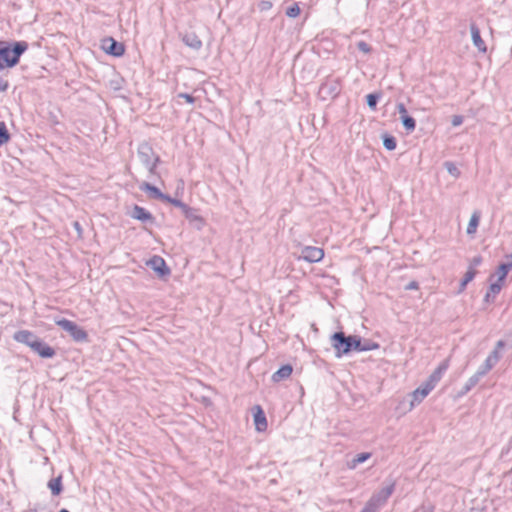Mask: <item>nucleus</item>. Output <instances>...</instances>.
Wrapping results in <instances>:
<instances>
[{"mask_svg":"<svg viewBox=\"0 0 512 512\" xmlns=\"http://www.w3.org/2000/svg\"><path fill=\"white\" fill-rule=\"evenodd\" d=\"M28 49L26 41H16L12 44L0 41V70L15 67L21 55Z\"/></svg>","mask_w":512,"mask_h":512,"instance_id":"f257e3e1","label":"nucleus"},{"mask_svg":"<svg viewBox=\"0 0 512 512\" xmlns=\"http://www.w3.org/2000/svg\"><path fill=\"white\" fill-rule=\"evenodd\" d=\"M396 487L395 480H389L387 484L379 491L375 492L366 502L364 508L369 512H379L387 503L389 497L393 494Z\"/></svg>","mask_w":512,"mask_h":512,"instance_id":"f03ea898","label":"nucleus"},{"mask_svg":"<svg viewBox=\"0 0 512 512\" xmlns=\"http://www.w3.org/2000/svg\"><path fill=\"white\" fill-rule=\"evenodd\" d=\"M342 91V79L340 77L327 76L320 84L318 97L322 101L336 99Z\"/></svg>","mask_w":512,"mask_h":512,"instance_id":"7ed1b4c3","label":"nucleus"},{"mask_svg":"<svg viewBox=\"0 0 512 512\" xmlns=\"http://www.w3.org/2000/svg\"><path fill=\"white\" fill-rule=\"evenodd\" d=\"M137 154L140 162L148 169L149 173L155 175L160 158L154 152L152 146L147 142L141 143L138 146Z\"/></svg>","mask_w":512,"mask_h":512,"instance_id":"20e7f679","label":"nucleus"},{"mask_svg":"<svg viewBox=\"0 0 512 512\" xmlns=\"http://www.w3.org/2000/svg\"><path fill=\"white\" fill-rule=\"evenodd\" d=\"M55 324L68 332L75 342L82 343L88 341V333L75 322L65 318H60L55 319Z\"/></svg>","mask_w":512,"mask_h":512,"instance_id":"39448f33","label":"nucleus"},{"mask_svg":"<svg viewBox=\"0 0 512 512\" xmlns=\"http://www.w3.org/2000/svg\"><path fill=\"white\" fill-rule=\"evenodd\" d=\"M352 336L353 335L347 336L342 331L335 332L331 335L330 341L332 347L336 351V357L340 358L343 355H347L351 352Z\"/></svg>","mask_w":512,"mask_h":512,"instance_id":"423d86ee","label":"nucleus"},{"mask_svg":"<svg viewBox=\"0 0 512 512\" xmlns=\"http://www.w3.org/2000/svg\"><path fill=\"white\" fill-rule=\"evenodd\" d=\"M324 257V250L319 247L305 246L301 249L299 259H303L309 263H317Z\"/></svg>","mask_w":512,"mask_h":512,"instance_id":"0eeeda50","label":"nucleus"},{"mask_svg":"<svg viewBox=\"0 0 512 512\" xmlns=\"http://www.w3.org/2000/svg\"><path fill=\"white\" fill-rule=\"evenodd\" d=\"M102 49L109 55L112 56H122L125 52L124 45L120 42H117L112 37L106 38L102 41Z\"/></svg>","mask_w":512,"mask_h":512,"instance_id":"6e6552de","label":"nucleus"},{"mask_svg":"<svg viewBox=\"0 0 512 512\" xmlns=\"http://www.w3.org/2000/svg\"><path fill=\"white\" fill-rule=\"evenodd\" d=\"M434 389V387L425 381L421 386L415 389L412 394V400L410 403V409L414 407L415 404H419L422 400Z\"/></svg>","mask_w":512,"mask_h":512,"instance_id":"1a4fd4ad","label":"nucleus"},{"mask_svg":"<svg viewBox=\"0 0 512 512\" xmlns=\"http://www.w3.org/2000/svg\"><path fill=\"white\" fill-rule=\"evenodd\" d=\"M501 359V354L496 351H491L484 363L477 370V374L481 377L485 376Z\"/></svg>","mask_w":512,"mask_h":512,"instance_id":"9d476101","label":"nucleus"},{"mask_svg":"<svg viewBox=\"0 0 512 512\" xmlns=\"http://www.w3.org/2000/svg\"><path fill=\"white\" fill-rule=\"evenodd\" d=\"M32 350L36 354H38L41 358H52L55 356L56 352L54 348L46 344L40 338L36 340V342L32 343Z\"/></svg>","mask_w":512,"mask_h":512,"instance_id":"9b49d317","label":"nucleus"},{"mask_svg":"<svg viewBox=\"0 0 512 512\" xmlns=\"http://www.w3.org/2000/svg\"><path fill=\"white\" fill-rule=\"evenodd\" d=\"M38 338L39 337L37 335H35L33 332L29 330H19L15 332L13 335V339L15 341L25 344L30 348H32V343L36 342Z\"/></svg>","mask_w":512,"mask_h":512,"instance_id":"f8f14e48","label":"nucleus"},{"mask_svg":"<svg viewBox=\"0 0 512 512\" xmlns=\"http://www.w3.org/2000/svg\"><path fill=\"white\" fill-rule=\"evenodd\" d=\"M185 218L193 224L197 229H201L204 225V219L198 214L197 209L187 206L182 212Z\"/></svg>","mask_w":512,"mask_h":512,"instance_id":"ddd939ff","label":"nucleus"},{"mask_svg":"<svg viewBox=\"0 0 512 512\" xmlns=\"http://www.w3.org/2000/svg\"><path fill=\"white\" fill-rule=\"evenodd\" d=\"M448 368L449 359H445L438 365V367L432 372L426 381L435 388L436 384L441 380L443 374L447 371Z\"/></svg>","mask_w":512,"mask_h":512,"instance_id":"4468645a","label":"nucleus"},{"mask_svg":"<svg viewBox=\"0 0 512 512\" xmlns=\"http://www.w3.org/2000/svg\"><path fill=\"white\" fill-rule=\"evenodd\" d=\"M470 32L474 46L479 50V52L485 53L487 51V47L484 40L481 38L480 30L475 23L470 24Z\"/></svg>","mask_w":512,"mask_h":512,"instance_id":"2eb2a0df","label":"nucleus"},{"mask_svg":"<svg viewBox=\"0 0 512 512\" xmlns=\"http://www.w3.org/2000/svg\"><path fill=\"white\" fill-rule=\"evenodd\" d=\"M139 189L141 191L149 193V196L153 199H159L161 201H165V199H168L167 194H164L163 192H161L159 188L148 182L141 183Z\"/></svg>","mask_w":512,"mask_h":512,"instance_id":"dca6fc26","label":"nucleus"},{"mask_svg":"<svg viewBox=\"0 0 512 512\" xmlns=\"http://www.w3.org/2000/svg\"><path fill=\"white\" fill-rule=\"evenodd\" d=\"M131 216L134 219H137L141 222H149L153 224L155 222V218L153 215L147 211L145 208L135 205L132 209Z\"/></svg>","mask_w":512,"mask_h":512,"instance_id":"f3484780","label":"nucleus"},{"mask_svg":"<svg viewBox=\"0 0 512 512\" xmlns=\"http://www.w3.org/2000/svg\"><path fill=\"white\" fill-rule=\"evenodd\" d=\"M148 264L160 276L170 274V269L167 267L164 259L160 256H153V258L148 262Z\"/></svg>","mask_w":512,"mask_h":512,"instance_id":"a211bd4d","label":"nucleus"},{"mask_svg":"<svg viewBox=\"0 0 512 512\" xmlns=\"http://www.w3.org/2000/svg\"><path fill=\"white\" fill-rule=\"evenodd\" d=\"M254 408L256 411L254 412L253 417L256 429L259 432L265 431L267 429V419L265 413L259 405H256Z\"/></svg>","mask_w":512,"mask_h":512,"instance_id":"6ab92c4d","label":"nucleus"},{"mask_svg":"<svg viewBox=\"0 0 512 512\" xmlns=\"http://www.w3.org/2000/svg\"><path fill=\"white\" fill-rule=\"evenodd\" d=\"M506 259H508V261L501 263L497 268L496 275L498 276V282H503L509 271L512 269V253L507 255Z\"/></svg>","mask_w":512,"mask_h":512,"instance_id":"aec40b11","label":"nucleus"},{"mask_svg":"<svg viewBox=\"0 0 512 512\" xmlns=\"http://www.w3.org/2000/svg\"><path fill=\"white\" fill-rule=\"evenodd\" d=\"M182 41L186 46L194 50H199L202 47V41L194 32L184 34L182 36Z\"/></svg>","mask_w":512,"mask_h":512,"instance_id":"412c9836","label":"nucleus"},{"mask_svg":"<svg viewBox=\"0 0 512 512\" xmlns=\"http://www.w3.org/2000/svg\"><path fill=\"white\" fill-rule=\"evenodd\" d=\"M293 372V368L290 364H286L281 366L276 372L272 375V381L280 382L284 379H287L291 376Z\"/></svg>","mask_w":512,"mask_h":512,"instance_id":"4be33fe9","label":"nucleus"},{"mask_svg":"<svg viewBox=\"0 0 512 512\" xmlns=\"http://www.w3.org/2000/svg\"><path fill=\"white\" fill-rule=\"evenodd\" d=\"M48 488L50 489L53 496H58L63 491V485H62V475H59L56 478H52L48 481L47 484Z\"/></svg>","mask_w":512,"mask_h":512,"instance_id":"5701e85b","label":"nucleus"},{"mask_svg":"<svg viewBox=\"0 0 512 512\" xmlns=\"http://www.w3.org/2000/svg\"><path fill=\"white\" fill-rule=\"evenodd\" d=\"M482 377L480 375H478L477 373H475L474 375H472L468 380L467 382L465 383V385L463 386L462 390H461V395H464L466 393H468L473 387H475L478 382L480 381Z\"/></svg>","mask_w":512,"mask_h":512,"instance_id":"b1692460","label":"nucleus"},{"mask_svg":"<svg viewBox=\"0 0 512 512\" xmlns=\"http://www.w3.org/2000/svg\"><path fill=\"white\" fill-rule=\"evenodd\" d=\"M400 121L408 133L413 132L415 130L416 121L413 117L409 115H404L403 117H400Z\"/></svg>","mask_w":512,"mask_h":512,"instance_id":"393cba45","label":"nucleus"},{"mask_svg":"<svg viewBox=\"0 0 512 512\" xmlns=\"http://www.w3.org/2000/svg\"><path fill=\"white\" fill-rule=\"evenodd\" d=\"M476 273L477 272L474 268H472V267L468 268L463 279L461 280L460 291H463L465 289V287L467 286V284L474 279Z\"/></svg>","mask_w":512,"mask_h":512,"instance_id":"a878e982","label":"nucleus"},{"mask_svg":"<svg viewBox=\"0 0 512 512\" xmlns=\"http://www.w3.org/2000/svg\"><path fill=\"white\" fill-rule=\"evenodd\" d=\"M383 146L389 151L394 150L397 146L396 138L390 134H384L383 135Z\"/></svg>","mask_w":512,"mask_h":512,"instance_id":"bb28decb","label":"nucleus"},{"mask_svg":"<svg viewBox=\"0 0 512 512\" xmlns=\"http://www.w3.org/2000/svg\"><path fill=\"white\" fill-rule=\"evenodd\" d=\"M381 98V93H371L366 96V103L371 110H375Z\"/></svg>","mask_w":512,"mask_h":512,"instance_id":"cd10ccee","label":"nucleus"},{"mask_svg":"<svg viewBox=\"0 0 512 512\" xmlns=\"http://www.w3.org/2000/svg\"><path fill=\"white\" fill-rule=\"evenodd\" d=\"M11 136L4 122H0V146L9 142Z\"/></svg>","mask_w":512,"mask_h":512,"instance_id":"c85d7f7f","label":"nucleus"},{"mask_svg":"<svg viewBox=\"0 0 512 512\" xmlns=\"http://www.w3.org/2000/svg\"><path fill=\"white\" fill-rule=\"evenodd\" d=\"M479 224V215L475 212L472 214L470 221L467 226V234H473L476 232L477 226Z\"/></svg>","mask_w":512,"mask_h":512,"instance_id":"c756f323","label":"nucleus"},{"mask_svg":"<svg viewBox=\"0 0 512 512\" xmlns=\"http://www.w3.org/2000/svg\"><path fill=\"white\" fill-rule=\"evenodd\" d=\"M352 351L363 352L362 338L360 336H352L351 352Z\"/></svg>","mask_w":512,"mask_h":512,"instance_id":"7c9ffc66","label":"nucleus"},{"mask_svg":"<svg viewBox=\"0 0 512 512\" xmlns=\"http://www.w3.org/2000/svg\"><path fill=\"white\" fill-rule=\"evenodd\" d=\"M300 14V7L297 3L292 4L286 10V15L290 18H295Z\"/></svg>","mask_w":512,"mask_h":512,"instance_id":"2f4dec72","label":"nucleus"},{"mask_svg":"<svg viewBox=\"0 0 512 512\" xmlns=\"http://www.w3.org/2000/svg\"><path fill=\"white\" fill-rule=\"evenodd\" d=\"M444 166L446 168V170L448 171V173L454 177H459L460 175V171L459 169L455 166L454 163L452 162H445L444 163Z\"/></svg>","mask_w":512,"mask_h":512,"instance_id":"473e14b6","label":"nucleus"},{"mask_svg":"<svg viewBox=\"0 0 512 512\" xmlns=\"http://www.w3.org/2000/svg\"><path fill=\"white\" fill-rule=\"evenodd\" d=\"M501 289H502V282L496 281V282L490 284L487 292H490V294L493 296V298H495V296L500 293Z\"/></svg>","mask_w":512,"mask_h":512,"instance_id":"72a5a7b5","label":"nucleus"},{"mask_svg":"<svg viewBox=\"0 0 512 512\" xmlns=\"http://www.w3.org/2000/svg\"><path fill=\"white\" fill-rule=\"evenodd\" d=\"M363 351H372L376 350L380 347V345L377 342L371 341V340H364L362 341Z\"/></svg>","mask_w":512,"mask_h":512,"instance_id":"f704fd0d","label":"nucleus"},{"mask_svg":"<svg viewBox=\"0 0 512 512\" xmlns=\"http://www.w3.org/2000/svg\"><path fill=\"white\" fill-rule=\"evenodd\" d=\"M165 202H168L178 208L181 209V211L183 212L184 209L188 206L187 204H185L184 202H182L181 200H178V199H175V198H172L168 195V199H165Z\"/></svg>","mask_w":512,"mask_h":512,"instance_id":"c9c22d12","label":"nucleus"},{"mask_svg":"<svg viewBox=\"0 0 512 512\" xmlns=\"http://www.w3.org/2000/svg\"><path fill=\"white\" fill-rule=\"evenodd\" d=\"M370 456H371L370 453L357 454L356 457L353 459L354 466L365 462L367 459L370 458Z\"/></svg>","mask_w":512,"mask_h":512,"instance_id":"e433bc0d","label":"nucleus"},{"mask_svg":"<svg viewBox=\"0 0 512 512\" xmlns=\"http://www.w3.org/2000/svg\"><path fill=\"white\" fill-rule=\"evenodd\" d=\"M273 4L270 0H261L259 3H258V9L261 11V12H265V11H268L272 8Z\"/></svg>","mask_w":512,"mask_h":512,"instance_id":"4c0bfd02","label":"nucleus"},{"mask_svg":"<svg viewBox=\"0 0 512 512\" xmlns=\"http://www.w3.org/2000/svg\"><path fill=\"white\" fill-rule=\"evenodd\" d=\"M357 48L363 53H369L371 51V46L365 41H359L357 43Z\"/></svg>","mask_w":512,"mask_h":512,"instance_id":"58836bf2","label":"nucleus"},{"mask_svg":"<svg viewBox=\"0 0 512 512\" xmlns=\"http://www.w3.org/2000/svg\"><path fill=\"white\" fill-rule=\"evenodd\" d=\"M178 97L185 99V101L190 104H193L196 100L195 97H193L192 95H190L188 93H179Z\"/></svg>","mask_w":512,"mask_h":512,"instance_id":"ea45409f","label":"nucleus"},{"mask_svg":"<svg viewBox=\"0 0 512 512\" xmlns=\"http://www.w3.org/2000/svg\"><path fill=\"white\" fill-rule=\"evenodd\" d=\"M463 123V117L461 115H454L451 120V124L456 127Z\"/></svg>","mask_w":512,"mask_h":512,"instance_id":"a19ab883","label":"nucleus"},{"mask_svg":"<svg viewBox=\"0 0 512 512\" xmlns=\"http://www.w3.org/2000/svg\"><path fill=\"white\" fill-rule=\"evenodd\" d=\"M396 108H397L398 113L400 114V117H403L404 115H408L407 109L403 103H398Z\"/></svg>","mask_w":512,"mask_h":512,"instance_id":"79ce46f5","label":"nucleus"},{"mask_svg":"<svg viewBox=\"0 0 512 512\" xmlns=\"http://www.w3.org/2000/svg\"><path fill=\"white\" fill-rule=\"evenodd\" d=\"M419 288V284L417 281H411L405 286V290H417Z\"/></svg>","mask_w":512,"mask_h":512,"instance_id":"37998d69","label":"nucleus"},{"mask_svg":"<svg viewBox=\"0 0 512 512\" xmlns=\"http://www.w3.org/2000/svg\"><path fill=\"white\" fill-rule=\"evenodd\" d=\"M482 262V258L481 256H476L472 259L471 263H470V266L469 267H472L474 268L475 266H478L480 265V263Z\"/></svg>","mask_w":512,"mask_h":512,"instance_id":"c03bdc74","label":"nucleus"},{"mask_svg":"<svg viewBox=\"0 0 512 512\" xmlns=\"http://www.w3.org/2000/svg\"><path fill=\"white\" fill-rule=\"evenodd\" d=\"M505 347V342L503 340L497 341L493 351H496L497 353H500V350Z\"/></svg>","mask_w":512,"mask_h":512,"instance_id":"a18cd8bd","label":"nucleus"},{"mask_svg":"<svg viewBox=\"0 0 512 512\" xmlns=\"http://www.w3.org/2000/svg\"><path fill=\"white\" fill-rule=\"evenodd\" d=\"M73 226H74L75 230L78 232V235L81 236L82 227H81L80 223L78 221H75L73 223Z\"/></svg>","mask_w":512,"mask_h":512,"instance_id":"49530a36","label":"nucleus"},{"mask_svg":"<svg viewBox=\"0 0 512 512\" xmlns=\"http://www.w3.org/2000/svg\"><path fill=\"white\" fill-rule=\"evenodd\" d=\"M8 88V82L0 79V91H6Z\"/></svg>","mask_w":512,"mask_h":512,"instance_id":"de8ad7c7","label":"nucleus"},{"mask_svg":"<svg viewBox=\"0 0 512 512\" xmlns=\"http://www.w3.org/2000/svg\"><path fill=\"white\" fill-rule=\"evenodd\" d=\"M484 301L487 302V303H490V302H493L494 301V298L493 296L490 294V292H486L485 296H484Z\"/></svg>","mask_w":512,"mask_h":512,"instance_id":"09e8293b","label":"nucleus"},{"mask_svg":"<svg viewBox=\"0 0 512 512\" xmlns=\"http://www.w3.org/2000/svg\"><path fill=\"white\" fill-rule=\"evenodd\" d=\"M507 340L512 341V329L505 334Z\"/></svg>","mask_w":512,"mask_h":512,"instance_id":"8fccbe9b","label":"nucleus"},{"mask_svg":"<svg viewBox=\"0 0 512 512\" xmlns=\"http://www.w3.org/2000/svg\"><path fill=\"white\" fill-rule=\"evenodd\" d=\"M59 512H69L67 509H61Z\"/></svg>","mask_w":512,"mask_h":512,"instance_id":"3c124183","label":"nucleus"},{"mask_svg":"<svg viewBox=\"0 0 512 512\" xmlns=\"http://www.w3.org/2000/svg\"><path fill=\"white\" fill-rule=\"evenodd\" d=\"M361 512H369L366 510V508L363 507V509L361 510Z\"/></svg>","mask_w":512,"mask_h":512,"instance_id":"603ef678","label":"nucleus"},{"mask_svg":"<svg viewBox=\"0 0 512 512\" xmlns=\"http://www.w3.org/2000/svg\"><path fill=\"white\" fill-rule=\"evenodd\" d=\"M361 512H369L366 510V508L363 507V509L361 510Z\"/></svg>","mask_w":512,"mask_h":512,"instance_id":"864d4df0","label":"nucleus"},{"mask_svg":"<svg viewBox=\"0 0 512 512\" xmlns=\"http://www.w3.org/2000/svg\"><path fill=\"white\" fill-rule=\"evenodd\" d=\"M423 512H432L431 510L423 511Z\"/></svg>","mask_w":512,"mask_h":512,"instance_id":"5fc2aeb1","label":"nucleus"}]
</instances>
